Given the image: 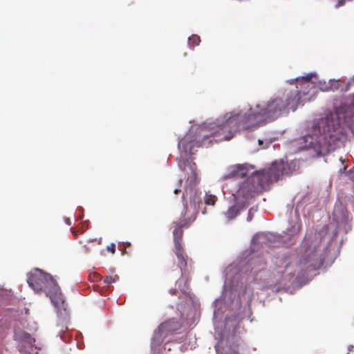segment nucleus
Listing matches in <instances>:
<instances>
[{
  "label": "nucleus",
  "instance_id": "27",
  "mask_svg": "<svg viewBox=\"0 0 354 354\" xmlns=\"http://www.w3.org/2000/svg\"><path fill=\"white\" fill-rule=\"evenodd\" d=\"M180 192H181V189H179V188H176V189H174V193L175 194H179Z\"/></svg>",
  "mask_w": 354,
  "mask_h": 354
},
{
  "label": "nucleus",
  "instance_id": "23",
  "mask_svg": "<svg viewBox=\"0 0 354 354\" xmlns=\"http://www.w3.org/2000/svg\"><path fill=\"white\" fill-rule=\"evenodd\" d=\"M106 250L111 252L112 254H115V244L111 243L106 247Z\"/></svg>",
  "mask_w": 354,
  "mask_h": 354
},
{
  "label": "nucleus",
  "instance_id": "13",
  "mask_svg": "<svg viewBox=\"0 0 354 354\" xmlns=\"http://www.w3.org/2000/svg\"><path fill=\"white\" fill-rule=\"evenodd\" d=\"M313 76L314 74L309 73L306 76L296 78L295 80L297 82V88L293 91H299V99L301 98V94L303 95H307L309 92L308 90L313 87V83L311 82V79Z\"/></svg>",
  "mask_w": 354,
  "mask_h": 354
},
{
  "label": "nucleus",
  "instance_id": "8",
  "mask_svg": "<svg viewBox=\"0 0 354 354\" xmlns=\"http://www.w3.org/2000/svg\"><path fill=\"white\" fill-rule=\"evenodd\" d=\"M241 338L234 333L229 335L226 339H221L216 345V354H239Z\"/></svg>",
  "mask_w": 354,
  "mask_h": 354
},
{
  "label": "nucleus",
  "instance_id": "16",
  "mask_svg": "<svg viewBox=\"0 0 354 354\" xmlns=\"http://www.w3.org/2000/svg\"><path fill=\"white\" fill-rule=\"evenodd\" d=\"M281 266H279L277 268V272L280 274H284L288 272L289 275H294V272L292 270H290V268L292 266L289 262H287L286 259H281L280 260Z\"/></svg>",
  "mask_w": 354,
  "mask_h": 354
},
{
  "label": "nucleus",
  "instance_id": "10",
  "mask_svg": "<svg viewBox=\"0 0 354 354\" xmlns=\"http://www.w3.org/2000/svg\"><path fill=\"white\" fill-rule=\"evenodd\" d=\"M174 250V252L178 259V266L180 269L182 276L185 273L187 267V255L185 253L184 248L182 245L183 236L179 231L173 232Z\"/></svg>",
  "mask_w": 354,
  "mask_h": 354
},
{
  "label": "nucleus",
  "instance_id": "35",
  "mask_svg": "<svg viewBox=\"0 0 354 354\" xmlns=\"http://www.w3.org/2000/svg\"><path fill=\"white\" fill-rule=\"evenodd\" d=\"M101 241H102V240H101V239H100V241H99V242H98V243H99V244H100V243H101Z\"/></svg>",
  "mask_w": 354,
  "mask_h": 354
},
{
  "label": "nucleus",
  "instance_id": "15",
  "mask_svg": "<svg viewBox=\"0 0 354 354\" xmlns=\"http://www.w3.org/2000/svg\"><path fill=\"white\" fill-rule=\"evenodd\" d=\"M245 203L236 201V203L228 208L224 213L227 221H231L235 218L240 212L245 207Z\"/></svg>",
  "mask_w": 354,
  "mask_h": 354
},
{
  "label": "nucleus",
  "instance_id": "18",
  "mask_svg": "<svg viewBox=\"0 0 354 354\" xmlns=\"http://www.w3.org/2000/svg\"><path fill=\"white\" fill-rule=\"evenodd\" d=\"M223 178L224 179L232 178H241L239 165L232 167L230 171L226 175H225Z\"/></svg>",
  "mask_w": 354,
  "mask_h": 354
},
{
  "label": "nucleus",
  "instance_id": "34",
  "mask_svg": "<svg viewBox=\"0 0 354 354\" xmlns=\"http://www.w3.org/2000/svg\"><path fill=\"white\" fill-rule=\"evenodd\" d=\"M182 198H183V201H185V195H184V194H183V196H182Z\"/></svg>",
  "mask_w": 354,
  "mask_h": 354
},
{
  "label": "nucleus",
  "instance_id": "17",
  "mask_svg": "<svg viewBox=\"0 0 354 354\" xmlns=\"http://www.w3.org/2000/svg\"><path fill=\"white\" fill-rule=\"evenodd\" d=\"M167 336V335H165L164 331H160L159 326L158 330L155 331L152 338L153 346L160 345L163 342L165 337Z\"/></svg>",
  "mask_w": 354,
  "mask_h": 354
},
{
  "label": "nucleus",
  "instance_id": "2",
  "mask_svg": "<svg viewBox=\"0 0 354 354\" xmlns=\"http://www.w3.org/2000/svg\"><path fill=\"white\" fill-rule=\"evenodd\" d=\"M344 129L336 114L330 113L312 127L310 133L302 138L305 149H312L317 156L334 151L344 138Z\"/></svg>",
  "mask_w": 354,
  "mask_h": 354
},
{
  "label": "nucleus",
  "instance_id": "21",
  "mask_svg": "<svg viewBox=\"0 0 354 354\" xmlns=\"http://www.w3.org/2000/svg\"><path fill=\"white\" fill-rule=\"evenodd\" d=\"M119 279V276L114 273V271H112L111 274L106 276L104 279V282L106 284H111L112 283H115Z\"/></svg>",
  "mask_w": 354,
  "mask_h": 354
},
{
  "label": "nucleus",
  "instance_id": "14",
  "mask_svg": "<svg viewBox=\"0 0 354 354\" xmlns=\"http://www.w3.org/2000/svg\"><path fill=\"white\" fill-rule=\"evenodd\" d=\"M160 331H164L165 335H169L180 328V324L176 319H170L162 323L160 326Z\"/></svg>",
  "mask_w": 354,
  "mask_h": 354
},
{
  "label": "nucleus",
  "instance_id": "29",
  "mask_svg": "<svg viewBox=\"0 0 354 354\" xmlns=\"http://www.w3.org/2000/svg\"><path fill=\"white\" fill-rule=\"evenodd\" d=\"M169 292H170V293H171V295H176V290H175V289H171V290H169Z\"/></svg>",
  "mask_w": 354,
  "mask_h": 354
},
{
  "label": "nucleus",
  "instance_id": "33",
  "mask_svg": "<svg viewBox=\"0 0 354 354\" xmlns=\"http://www.w3.org/2000/svg\"><path fill=\"white\" fill-rule=\"evenodd\" d=\"M178 182H179L180 185L181 186L182 183H183V179H181V178L179 179Z\"/></svg>",
  "mask_w": 354,
  "mask_h": 354
},
{
  "label": "nucleus",
  "instance_id": "30",
  "mask_svg": "<svg viewBox=\"0 0 354 354\" xmlns=\"http://www.w3.org/2000/svg\"><path fill=\"white\" fill-rule=\"evenodd\" d=\"M124 247H129L131 246V243L129 242H125V243H123Z\"/></svg>",
  "mask_w": 354,
  "mask_h": 354
},
{
  "label": "nucleus",
  "instance_id": "31",
  "mask_svg": "<svg viewBox=\"0 0 354 354\" xmlns=\"http://www.w3.org/2000/svg\"><path fill=\"white\" fill-rule=\"evenodd\" d=\"M71 232H72V233H73L75 236H76V235H77L76 232H75L73 229H71Z\"/></svg>",
  "mask_w": 354,
  "mask_h": 354
},
{
  "label": "nucleus",
  "instance_id": "6",
  "mask_svg": "<svg viewBox=\"0 0 354 354\" xmlns=\"http://www.w3.org/2000/svg\"><path fill=\"white\" fill-rule=\"evenodd\" d=\"M27 282L36 292H44L46 295L50 292L51 288L57 283L50 274L45 273L39 269H36L28 275Z\"/></svg>",
  "mask_w": 354,
  "mask_h": 354
},
{
  "label": "nucleus",
  "instance_id": "12",
  "mask_svg": "<svg viewBox=\"0 0 354 354\" xmlns=\"http://www.w3.org/2000/svg\"><path fill=\"white\" fill-rule=\"evenodd\" d=\"M50 292H48L46 296L50 299L51 302L57 308V312L60 314H62V312H66L67 304L65 303L63 295L57 283L51 288Z\"/></svg>",
  "mask_w": 354,
  "mask_h": 354
},
{
  "label": "nucleus",
  "instance_id": "7",
  "mask_svg": "<svg viewBox=\"0 0 354 354\" xmlns=\"http://www.w3.org/2000/svg\"><path fill=\"white\" fill-rule=\"evenodd\" d=\"M198 210L194 203H183V210L178 221L174 222L175 229L173 232L179 231L183 236V227H188L196 220Z\"/></svg>",
  "mask_w": 354,
  "mask_h": 354
},
{
  "label": "nucleus",
  "instance_id": "25",
  "mask_svg": "<svg viewBox=\"0 0 354 354\" xmlns=\"http://www.w3.org/2000/svg\"><path fill=\"white\" fill-rule=\"evenodd\" d=\"M192 176L191 177V181H192V180H195L196 178V172L194 171V169L192 168Z\"/></svg>",
  "mask_w": 354,
  "mask_h": 354
},
{
  "label": "nucleus",
  "instance_id": "19",
  "mask_svg": "<svg viewBox=\"0 0 354 354\" xmlns=\"http://www.w3.org/2000/svg\"><path fill=\"white\" fill-rule=\"evenodd\" d=\"M241 178L246 177L253 167L248 164L239 165Z\"/></svg>",
  "mask_w": 354,
  "mask_h": 354
},
{
  "label": "nucleus",
  "instance_id": "1",
  "mask_svg": "<svg viewBox=\"0 0 354 354\" xmlns=\"http://www.w3.org/2000/svg\"><path fill=\"white\" fill-rule=\"evenodd\" d=\"M299 103V91L285 93L283 97L271 98L263 104H257L255 109L248 112H230L225 114L227 124L231 131L226 133L225 138H232L235 133L241 130L257 128L266 122L279 118L283 112L291 109L295 111Z\"/></svg>",
  "mask_w": 354,
  "mask_h": 354
},
{
  "label": "nucleus",
  "instance_id": "22",
  "mask_svg": "<svg viewBox=\"0 0 354 354\" xmlns=\"http://www.w3.org/2000/svg\"><path fill=\"white\" fill-rule=\"evenodd\" d=\"M217 201V197L212 194H206L205 196V203L207 205H214Z\"/></svg>",
  "mask_w": 354,
  "mask_h": 354
},
{
  "label": "nucleus",
  "instance_id": "9",
  "mask_svg": "<svg viewBox=\"0 0 354 354\" xmlns=\"http://www.w3.org/2000/svg\"><path fill=\"white\" fill-rule=\"evenodd\" d=\"M13 339L21 353L30 354V350H32L35 342V338L30 333L19 328H15Z\"/></svg>",
  "mask_w": 354,
  "mask_h": 354
},
{
  "label": "nucleus",
  "instance_id": "20",
  "mask_svg": "<svg viewBox=\"0 0 354 354\" xmlns=\"http://www.w3.org/2000/svg\"><path fill=\"white\" fill-rule=\"evenodd\" d=\"M200 41V37L196 35H193L188 39V44L191 48H194L195 46H198Z\"/></svg>",
  "mask_w": 354,
  "mask_h": 354
},
{
  "label": "nucleus",
  "instance_id": "24",
  "mask_svg": "<svg viewBox=\"0 0 354 354\" xmlns=\"http://www.w3.org/2000/svg\"><path fill=\"white\" fill-rule=\"evenodd\" d=\"M301 224H298L297 228L295 227V232L297 234L299 233V231L301 230Z\"/></svg>",
  "mask_w": 354,
  "mask_h": 354
},
{
  "label": "nucleus",
  "instance_id": "32",
  "mask_svg": "<svg viewBox=\"0 0 354 354\" xmlns=\"http://www.w3.org/2000/svg\"><path fill=\"white\" fill-rule=\"evenodd\" d=\"M252 219V216L249 214L248 217V221H250Z\"/></svg>",
  "mask_w": 354,
  "mask_h": 354
},
{
  "label": "nucleus",
  "instance_id": "26",
  "mask_svg": "<svg viewBox=\"0 0 354 354\" xmlns=\"http://www.w3.org/2000/svg\"><path fill=\"white\" fill-rule=\"evenodd\" d=\"M353 348H354V346L353 345L348 346L347 354H350V352L353 351Z\"/></svg>",
  "mask_w": 354,
  "mask_h": 354
},
{
  "label": "nucleus",
  "instance_id": "3",
  "mask_svg": "<svg viewBox=\"0 0 354 354\" xmlns=\"http://www.w3.org/2000/svg\"><path fill=\"white\" fill-rule=\"evenodd\" d=\"M231 131L230 125L227 124L225 114L218 118L216 122L209 126H201L196 131H190L178 142V148L185 156H191L200 147H207L210 142L207 140L211 137L216 138V141L229 140L225 138L226 133Z\"/></svg>",
  "mask_w": 354,
  "mask_h": 354
},
{
  "label": "nucleus",
  "instance_id": "5",
  "mask_svg": "<svg viewBox=\"0 0 354 354\" xmlns=\"http://www.w3.org/2000/svg\"><path fill=\"white\" fill-rule=\"evenodd\" d=\"M304 244V252L297 266L304 272L319 269L325 260L321 239L318 238L312 240L306 239Z\"/></svg>",
  "mask_w": 354,
  "mask_h": 354
},
{
  "label": "nucleus",
  "instance_id": "28",
  "mask_svg": "<svg viewBox=\"0 0 354 354\" xmlns=\"http://www.w3.org/2000/svg\"><path fill=\"white\" fill-rule=\"evenodd\" d=\"M65 222H66V223L68 225H71V220H70V218H65Z\"/></svg>",
  "mask_w": 354,
  "mask_h": 354
},
{
  "label": "nucleus",
  "instance_id": "11",
  "mask_svg": "<svg viewBox=\"0 0 354 354\" xmlns=\"http://www.w3.org/2000/svg\"><path fill=\"white\" fill-rule=\"evenodd\" d=\"M174 250V252L178 259V266L180 269L182 276L185 273L187 267V255L185 253L184 248L182 245L183 236L179 231L173 232Z\"/></svg>",
  "mask_w": 354,
  "mask_h": 354
},
{
  "label": "nucleus",
  "instance_id": "4",
  "mask_svg": "<svg viewBox=\"0 0 354 354\" xmlns=\"http://www.w3.org/2000/svg\"><path fill=\"white\" fill-rule=\"evenodd\" d=\"M283 161H275L268 168L252 172V176L245 181L234 195L236 201L245 203L246 205L248 199L254 196L255 192L266 190L270 185L278 181L285 171Z\"/></svg>",
  "mask_w": 354,
  "mask_h": 354
}]
</instances>
